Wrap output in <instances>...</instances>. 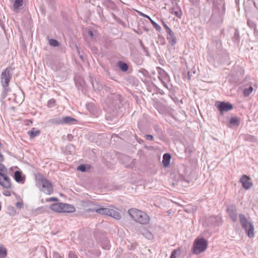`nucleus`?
Wrapping results in <instances>:
<instances>
[{"label": "nucleus", "instance_id": "nucleus-24", "mask_svg": "<svg viewBox=\"0 0 258 258\" xmlns=\"http://www.w3.org/2000/svg\"><path fill=\"white\" fill-rule=\"evenodd\" d=\"M28 134L31 139H33L40 135V130H36L35 127H33L31 130L28 132Z\"/></svg>", "mask_w": 258, "mask_h": 258}, {"label": "nucleus", "instance_id": "nucleus-40", "mask_svg": "<svg viewBox=\"0 0 258 258\" xmlns=\"http://www.w3.org/2000/svg\"><path fill=\"white\" fill-rule=\"evenodd\" d=\"M149 20L156 30L159 31L161 29L160 26L158 24H157L155 22H154L151 18Z\"/></svg>", "mask_w": 258, "mask_h": 258}, {"label": "nucleus", "instance_id": "nucleus-53", "mask_svg": "<svg viewBox=\"0 0 258 258\" xmlns=\"http://www.w3.org/2000/svg\"><path fill=\"white\" fill-rule=\"evenodd\" d=\"M235 68H234V69L232 70L231 74L233 76H237L238 75V73L235 72Z\"/></svg>", "mask_w": 258, "mask_h": 258}, {"label": "nucleus", "instance_id": "nucleus-30", "mask_svg": "<svg viewBox=\"0 0 258 258\" xmlns=\"http://www.w3.org/2000/svg\"><path fill=\"white\" fill-rule=\"evenodd\" d=\"M229 123L231 125L238 126L239 124V120L236 117H232L230 118Z\"/></svg>", "mask_w": 258, "mask_h": 258}, {"label": "nucleus", "instance_id": "nucleus-29", "mask_svg": "<svg viewBox=\"0 0 258 258\" xmlns=\"http://www.w3.org/2000/svg\"><path fill=\"white\" fill-rule=\"evenodd\" d=\"M7 173H8L7 168L0 162V176L1 177Z\"/></svg>", "mask_w": 258, "mask_h": 258}, {"label": "nucleus", "instance_id": "nucleus-45", "mask_svg": "<svg viewBox=\"0 0 258 258\" xmlns=\"http://www.w3.org/2000/svg\"><path fill=\"white\" fill-rule=\"evenodd\" d=\"M138 13L139 15L142 17L146 18L148 19L149 20H150L151 19V18L149 16H148L141 12L138 11Z\"/></svg>", "mask_w": 258, "mask_h": 258}, {"label": "nucleus", "instance_id": "nucleus-37", "mask_svg": "<svg viewBox=\"0 0 258 258\" xmlns=\"http://www.w3.org/2000/svg\"><path fill=\"white\" fill-rule=\"evenodd\" d=\"M49 44L53 46H57L59 45V43L58 41L53 39H50L49 41Z\"/></svg>", "mask_w": 258, "mask_h": 258}, {"label": "nucleus", "instance_id": "nucleus-52", "mask_svg": "<svg viewBox=\"0 0 258 258\" xmlns=\"http://www.w3.org/2000/svg\"><path fill=\"white\" fill-rule=\"evenodd\" d=\"M247 140H250L251 141H252V142H254L255 140V139L253 137H252L251 136H249L248 137Z\"/></svg>", "mask_w": 258, "mask_h": 258}, {"label": "nucleus", "instance_id": "nucleus-56", "mask_svg": "<svg viewBox=\"0 0 258 258\" xmlns=\"http://www.w3.org/2000/svg\"><path fill=\"white\" fill-rule=\"evenodd\" d=\"M123 158L126 160H130V158L128 156H123Z\"/></svg>", "mask_w": 258, "mask_h": 258}, {"label": "nucleus", "instance_id": "nucleus-7", "mask_svg": "<svg viewBox=\"0 0 258 258\" xmlns=\"http://www.w3.org/2000/svg\"><path fill=\"white\" fill-rule=\"evenodd\" d=\"M200 73L198 66H186L184 69L182 75L184 78H187L188 80L197 77Z\"/></svg>", "mask_w": 258, "mask_h": 258}, {"label": "nucleus", "instance_id": "nucleus-49", "mask_svg": "<svg viewBox=\"0 0 258 258\" xmlns=\"http://www.w3.org/2000/svg\"><path fill=\"white\" fill-rule=\"evenodd\" d=\"M58 201V199L57 198H55V197L50 198L47 200V201H48V202H55V201Z\"/></svg>", "mask_w": 258, "mask_h": 258}, {"label": "nucleus", "instance_id": "nucleus-42", "mask_svg": "<svg viewBox=\"0 0 258 258\" xmlns=\"http://www.w3.org/2000/svg\"><path fill=\"white\" fill-rule=\"evenodd\" d=\"M178 252H180L179 249H174L172 251L170 258H176V255Z\"/></svg>", "mask_w": 258, "mask_h": 258}, {"label": "nucleus", "instance_id": "nucleus-18", "mask_svg": "<svg viewBox=\"0 0 258 258\" xmlns=\"http://www.w3.org/2000/svg\"><path fill=\"white\" fill-rule=\"evenodd\" d=\"M74 80L76 86L78 88V89H80V87L81 88L85 87L86 83L83 78L79 76L75 77Z\"/></svg>", "mask_w": 258, "mask_h": 258}, {"label": "nucleus", "instance_id": "nucleus-17", "mask_svg": "<svg viewBox=\"0 0 258 258\" xmlns=\"http://www.w3.org/2000/svg\"><path fill=\"white\" fill-rule=\"evenodd\" d=\"M61 124H72L77 122V119L71 116H67L61 118Z\"/></svg>", "mask_w": 258, "mask_h": 258}, {"label": "nucleus", "instance_id": "nucleus-60", "mask_svg": "<svg viewBox=\"0 0 258 258\" xmlns=\"http://www.w3.org/2000/svg\"><path fill=\"white\" fill-rule=\"evenodd\" d=\"M123 64V65H125V64H126V63H123V62H119V64Z\"/></svg>", "mask_w": 258, "mask_h": 258}, {"label": "nucleus", "instance_id": "nucleus-9", "mask_svg": "<svg viewBox=\"0 0 258 258\" xmlns=\"http://www.w3.org/2000/svg\"><path fill=\"white\" fill-rule=\"evenodd\" d=\"M221 221V218L219 216H211L206 219L205 224L208 226H216Z\"/></svg>", "mask_w": 258, "mask_h": 258}, {"label": "nucleus", "instance_id": "nucleus-32", "mask_svg": "<svg viewBox=\"0 0 258 258\" xmlns=\"http://www.w3.org/2000/svg\"><path fill=\"white\" fill-rule=\"evenodd\" d=\"M253 88L252 86L249 87L243 90V94L244 97H247L252 92Z\"/></svg>", "mask_w": 258, "mask_h": 258}, {"label": "nucleus", "instance_id": "nucleus-13", "mask_svg": "<svg viewBox=\"0 0 258 258\" xmlns=\"http://www.w3.org/2000/svg\"><path fill=\"white\" fill-rule=\"evenodd\" d=\"M227 212L232 220L235 222L237 220L236 207L234 205H231L227 208Z\"/></svg>", "mask_w": 258, "mask_h": 258}, {"label": "nucleus", "instance_id": "nucleus-38", "mask_svg": "<svg viewBox=\"0 0 258 258\" xmlns=\"http://www.w3.org/2000/svg\"><path fill=\"white\" fill-rule=\"evenodd\" d=\"M129 66H115L116 67L119 68L121 71L123 72H126L128 70Z\"/></svg>", "mask_w": 258, "mask_h": 258}, {"label": "nucleus", "instance_id": "nucleus-64", "mask_svg": "<svg viewBox=\"0 0 258 258\" xmlns=\"http://www.w3.org/2000/svg\"><path fill=\"white\" fill-rule=\"evenodd\" d=\"M106 72L108 74H109V72H108L107 70H106Z\"/></svg>", "mask_w": 258, "mask_h": 258}, {"label": "nucleus", "instance_id": "nucleus-62", "mask_svg": "<svg viewBox=\"0 0 258 258\" xmlns=\"http://www.w3.org/2000/svg\"><path fill=\"white\" fill-rule=\"evenodd\" d=\"M102 68H103L104 70H106L105 68V66H102Z\"/></svg>", "mask_w": 258, "mask_h": 258}, {"label": "nucleus", "instance_id": "nucleus-57", "mask_svg": "<svg viewBox=\"0 0 258 258\" xmlns=\"http://www.w3.org/2000/svg\"><path fill=\"white\" fill-rule=\"evenodd\" d=\"M135 247H136L135 245H132L131 248H130V250H134L135 248Z\"/></svg>", "mask_w": 258, "mask_h": 258}, {"label": "nucleus", "instance_id": "nucleus-2", "mask_svg": "<svg viewBox=\"0 0 258 258\" xmlns=\"http://www.w3.org/2000/svg\"><path fill=\"white\" fill-rule=\"evenodd\" d=\"M131 217L137 222L141 224H147L149 223L150 218L145 212L137 209H131L128 211Z\"/></svg>", "mask_w": 258, "mask_h": 258}, {"label": "nucleus", "instance_id": "nucleus-59", "mask_svg": "<svg viewBox=\"0 0 258 258\" xmlns=\"http://www.w3.org/2000/svg\"><path fill=\"white\" fill-rule=\"evenodd\" d=\"M145 148L146 149H149V148H152V147H149L148 146H145Z\"/></svg>", "mask_w": 258, "mask_h": 258}, {"label": "nucleus", "instance_id": "nucleus-26", "mask_svg": "<svg viewBox=\"0 0 258 258\" xmlns=\"http://www.w3.org/2000/svg\"><path fill=\"white\" fill-rule=\"evenodd\" d=\"M103 239L99 243L101 244L103 248L108 249L110 247L109 241L106 236H103Z\"/></svg>", "mask_w": 258, "mask_h": 258}, {"label": "nucleus", "instance_id": "nucleus-31", "mask_svg": "<svg viewBox=\"0 0 258 258\" xmlns=\"http://www.w3.org/2000/svg\"><path fill=\"white\" fill-rule=\"evenodd\" d=\"M172 13L179 18H181L182 15V11L180 9H173L172 10Z\"/></svg>", "mask_w": 258, "mask_h": 258}, {"label": "nucleus", "instance_id": "nucleus-63", "mask_svg": "<svg viewBox=\"0 0 258 258\" xmlns=\"http://www.w3.org/2000/svg\"><path fill=\"white\" fill-rule=\"evenodd\" d=\"M237 69H240V68L237 66V67H236Z\"/></svg>", "mask_w": 258, "mask_h": 258}, {"label": "nucleus", "instance_id": "nucleus-48", "mask_svg": "<svg viewBox=\"0 0 258 258\" xmlns=\"http://www.w3.org/2000/svg\"><path fill=\"white\" fill-rule=\"evenodd\" d=\"M154 129H155V131L158 133V134H161V131L160 128H159L158 127V126H157V125H155V126H154Z\"/></svg>", "mask_w": 258, "mask_h": 258}, {"label": "nucleus", "instance_id": "nucleus-33", "mask_svg": "<svg viewBox=\"0 0 258 258\" xmlns=\"http://www.w3.org/2000/svg\"><path fill=\"white\" fill-rule=\"evenodd\" d=\"M66 149L70 154H72L75 150V147L73 145L69 144L66 146Z\"/></svg>", "mask_w": 258, "mask_h": 258}, {"label": "nucleus", "instance_id": "nucleus-20", "mask_svg": "<svg viewBox=\"0 0 258 258\" xmlns=\"http://www.w3.org/2000/svg\"><path fill=\"white\" fill-rule=\"evenodd\" d=\"M94 236L96 240L100 242L103 239V236H106V234L102 230L97 229L95 232Z\"/></svg>", "mask_w": 258, "mask_h": 258}, {"label": "nucleus", "instance_id": "nucleus-28", "mask_svg": "<svg viewBox=\"0 0 258 258\" xmlns=\"http://www.w3.org/2000/svg\"><path fill=\"white\" fill-rule=\"evenodd\" d=\"M7 255V249L4 246L1 245L0 246V258H5Z\"/></svg>", "mask_w": 258, "mask_h": 258}, {"label": "nucleus", "instance_id": "nucleus-16", "mask_svg": "<svg viewBox=\"0 0 258 258\" xmlns=\"http://www.w3.org/2000/svg\"><path fill=\"white\" fill-rule=\"evenodd\" d=\"M75 210V208L73 206L62 203L61 213H73Z\"/></svg>", "mask_w": 258, "mask_h": 258}, {"label": "nucleus", "instance_id": "nucleus-4", "mask_svg": "<svg viewBox=\"0 0 258 258\" xmlns=\"http://www.w3.org/2000/svg\"><path fill=\"white\" fill-rule=\"evenodd\" d=\"M208 247V241L204 238H197L193 243L192 253L199 254L206 250Z\"/></svg>", "mask_w": 258, "mask_h": 258}, {"label": "nucleus", "instance_id": "nucleus-55", "mask_svg": "<svg viewBox=\"0 0 258 258\" xmlns=\"http://www.w3.org/2000/svg\"><path fill=\"white\" fill-rule=\"evenodd\" d=\"M129 80H131L133 82L134 84H135V78L134 77H131L129 78Z\"/></svg>", "mask_w": 258, "mask_h": 258}, {"label": "nucleus", "instance_id": "nucleus-3", "mask_svg": "<svg viewBox=\"0 0 258 258\" xmlns=\"http://www.w3.org/2000/svg\"><path fill=\"white\" fill-rule=\"evenodd\" d=\"M36 180L38 181V187H42L41 190L47 195H51L53 192V185L50 181L46 179L44 175L39 174L36 176Z\"/></svg>", "mask_w": 258, "mask_h": 258}, {"label": "nucleus", "instance_id": "nucleus-8", "mask_svg": "<svg viewBox=\"0 0 258 258\" xmlns=\"http://www.w3.org/2000/svg\"><path fill=\"white\" fill-rule=\"evenodd\" d=\"M215 106L221 115H223L224 112L228 111L233 108V105L229 102L217 101L215 103Z\"/></svg>", "mask_w": 258, "mask_h": 258}, {"label": "nucleus", "instance_id": "nucleus-43", "mask_svg": "<svg viewBox=\"0 0 258 258\" xmlns=\"http://www.w3.org/2000/svg\"><path fill=\"white\" fill-rule=\"evenodd\" d=\"M145 138L146 140H149V141H153L154 139V138L153 136L151 135H146L145 136Z\"/></svg>", "mask_w": 258, "mask_h": 258}, {"label": "nucleus", "instance_id": "nucleus-23", "mask_svg": "<svg viewBox=\"0 0 258 258\" xmlns=\"http://www.w3.org/2000/svg\"><path fill=\"white\" fill-rule=\"evenodd\" d=\"M107 216H110L112 218H114L115 219H117V220L120 219L121 218V215L118 212H117L114 210L110 209L109 210V211L108 212V214L107 215Z\"/></svg>", "mask_w": 258, "mask_h": 258}, {"label": "nucleus", "instance_id": "nucleus-12", "mask_svg": "<svg viewBox=\"0 0 258 258\" xmlns=\"http://www.w3.org/2000/svg\"><path fill=\"white\" fill-rule=\"evenodd\" d=\"M110 209L104 208L102 206H96L95 209H87L88 212H96L98 214L107 216Z\"/></svg>", "mask_w": 258, "mask_h": 258}, {"label": "nucleus", "instance_id": "nucleus-15", "mask_svg": "<svg viewBox=\"0 0 258 258\" xmlns=\"http://www.w3.org/2000/svg\"><path fill=\"white\" fill-rule=\"evenodd\" d=\"M89 78L93 89L94 90H100L102 86L99 84L96 78L91 74H89Z\"/></svg>", "mask_w": 258, "mask_h": 258}, {"label": "nucleus", "instance_id": "nucleus-36", "mask_svg": "<svg viewBox=\"0 0 258 258\" xmlns=\"http://www.w3.org/2000/svg\"><path fill=\"white\" fill-rule=\"evenodd\" d=\"M55 105V100L54 99H51L47 102V106L49 108L53 107Z\"/></svg>", "mask_w": 258, "mask_h": 258}, {"label": "nucleus", "instance_id": "nucleus-21", "mask_svg": "<svg viewBox=\"0 0 258 258\" xmlns=\"http://www.w3.org/2000/svg\"><path fill=\"white\" fill-rule=\"evenodd\" d=\"M62 203L52 204L50 205V208L53 211L61 213Z\"/></svg>", "mask_w": 258, "mask_h": 258}, {"label": "nucleus", "instance_id": "nucleus-6", "mask_svg": "<svg viewBox=\"0 0 258 258\" xmlns=\"http://www.w3.org/2000/svg\"><path fill=\"white\" fill-rule=\"evenodd\" d=\"M122 96L117 93H110L107 96L106 101L109 106L115 109L119 108L122 104Z\"/></svg>", "mask_w": 258, "mask_h": 258}, {"label": "nucleus", "instance_id": "nucleus-61", "mask_svg": "<svg viewBox=\"0 0 258 258\" xmlns=\"http://www.w3.org/2000/svg\"><path fill=\"white\" fill-rule=\"evenodd\" d=\"M138 142L139 143H141L142 142H143V140L140 139V140Z\"/></svg>", "mask_w": 258, "mask_h": 258}, {"label": "nucleus", "instance_id": "nucleus-5", "mask_svg": "<svg viewBox=\"0 0 258 258\" xmlns=\"http://www.w3.org/2000/svg\"><path fill=\"white\" fill-rule=\"evenodd\" d=\"M239 222L243 229L246 232L249 238H252L254 235V226L253 224L248 221L245 216L242 214L239 215Z\"/></svg>", "mask_w": 258, "mask_h": 258}, {"label": "nucleus", "instance_id": "nucleus-19", "mask_svg": "<svg viewBox=\"0 0 258 258\" xmlns=\"http://www.w3.org/2000/svg\"><path fill=\"white\" fill-rule=\"evenodd\" d=\"M171 156L169 153H165L163 156L162 164L164 167H168L170 165Z\"/></svg>", "mask_w": 258, "mask_h": 258}, {"label": "nucleus", "instance_id": "nucleus-47", "mask_svg": "<svg viewBox=\"0 0 258 258\" xmlns=\"http://www.w3.org/2000/svg\"><path fill=\"white\" fill-rule=\"evenodd\" d=\"M141 72L143 74V75L145 76V77H147L149 75V73L148 72V71H147L146 70L143 69L142 70Z\"/></svg>", "mask_w": 258, "mask_h": 258}, {"label": "nucleus", "instance_id": "nucleus-41", "mask_svg": "<svg viewBox=\"0 0 258 258\" xmlns=\"http://www.w3.org/2000/svg\"><path fill=\"white\" fill-rule=\"evenodd\" d=\"M86 204L88 206H93L92 207L89 208V209H95L96 208V206H99V205H96L94 204V203L91 201L86 202Z\"/></svg>", "mask_w": 258, "mask_h": 258}, {"label": "nucleus", "instance_id": "nucleus-14", "mask_svg": "<svg viewBox=\"0 0 258 258\" xmlns=\"http://www.w3.org/2000/svg\"><path fill=\"white\" fill-rule=\"evenodd\" d=\"M3 178L5 182L2 181L0 177V185L5 188H10L11 187V180L9 177L8 176L7 173L1 176Z\"/></svg>", "mask_w": 258, "mask_h": 258}, {"label": "nucleus", "instance_id": "nucleus-25", "mask_svg": "<svg viewBox=\"0 0 258 258\" xmlns=\"http://www.w3.org/2000/svg\"><path fill=\"white\" fill-rule=\"evenodd\" d=\"M61 117H59L51 118L47 121L49 125L61 124Z\"/></svg>", "mask_w": 258, "mask_h": 258}, {"label": "nucleus", "instance_id": "nucleus-39", "mask_svg": "<svg viewBox=\"0 0 258 258\" xmlns=\"http://www.w3.org/2000/svg\"><path fill=\"white\" fill-rule=\"evenodd\" d=\"M77 169L82 172H85L87 170L86 165L81 164L78 166Z\"/></svg>", "mask_w": 258, "mask_h": 258}, {"label": "nucleus", "instance_id": "nucleus-35", "mask_svg": "<svg viewBox=\"0 0 258 258\" xmlns=\"http://www.w3.org/2000/svg\"><path fill=\"white\" fill-rule=\"evenodd\" d=\"M8 210L9 214L11 215H14L16 212L15 208L11 206L8 207Z\"/></svg>", "mask_w": 258, "mask_h": 258}, {"label": "nucleus", "instance_id": "nucleus-44", "mask_svg": "<svg viewBox=\"0 0 258 258\" xmlns=\"http://www.w3.org/2000/svg\"><path fill=\"white\" fill-rule=\"evenodd\" d=\"M69 258H78L77 255L72 251H70L69 253Z\"/></svg>", "mask_w": 258, "mask_h": 258}, {"label": "nucleus", "instance_id": "nucleus-51", "mask_svg": "<svg viewBox=\"0 0 258 258\" xmlns=\"http://www.w3.org/2000/svg\"><path fill=\"white\" fill-rule=\"evenodd\" d=\"M162 23L166 30H167L170 28L163 21H162Z\"/></svg>", "mask_w": 258, "mask_h": 258}, {"label": "nucleus", "instance_id": "nucleus-46", "mask_svg": "<svg viewBox=\"0 0 258 258\" xmlns=\"http://www.w3.org/2000/svg\"><path fill=\"white\" fill-rule=\"evenodd\" d=\"M16 206L19 209L23 207V203L18 202L16 203Z\"/></svg>", "mask_w": 258, "mask_h": 258}, {"label": "nucleus", "instance_id": "nucleus-22", "mask_svg": "<svg viewBox=\"0 0 258 258\" xmlns=\"http://www.w3.org/2000/svg\"><path fill=\"white\" fill-rule=\"evenodd\" d=\"M167 33V39L172 42L171 44L173 45L176 43L174 32L169 28L166 30Z\"/></svg>", "mask_w": 258, "mask_h": 258}, {"label": "nucleus", "instance_id": "nucleus-58", "mask_svg": "<svg viewBox=\"0 0 258 258\" xmlns=\"http://www.w3.org/2000/svg\"><path fill=\"white\" fill-rule=\"evenodd\" d=\"M89 34L91 36H93V32L92 31L89 32Z\"/></svg>", "mask_w": 258, "mask_h": 258}, {"label": "nucleus", "instance_id": "nucleus-10", "mask_svg": "<svg viewBox=\"0 0 258 258\" xmlns=\"http://www.w3.org/2000/svg\"><path fill=\"white\" fill-rule=\"evenodd\" d=\"M240 182L242 183L243 187L245 189H249L253 185L252 182L250 181L249 177L245 174L241 177Z\"/></svg>", "mask_w": 258, "mask_h": 258}, {"label": "nucleus", "instance_id": "nucleus-27", "mask_svg": "<svg viewBox=\"0 0 258 258\" xmlns=\"http://www.w3.org/2000/svg\"><path fill=\"white\" fill-rule=\"evenodd\" d=\"M14 178L17 182H21L23 180L22 176V172L20 171L16 170L14 172Z\"/></svg>", "mask_w": 258, "mask_h": 258}, {"label": "nucleus", "instance_id": "nucleus-50", "mask_svg": "<svg viewBox=\"0 0 258 258\" xmlns=\"http://www.w3.org/2000/svg\"><path fill=\"white\" fill-rule=\"evenodd\" d=\"M74 138V136L72 134H68L67 139L69 141H72Z\"/></svg>", "mask_w": 258, "mask_h": 258}, {"label": "nucleus", "instance_id": "nucleus-11", "mask_svg": "<svg viewBox=\"0 0 258 258\" xmlns=\"http://www.w3.org/2000/svg\"><path fill=\"white\" fill-rule=\"evenodd\" d=\"M157 71L159 74V79L161 81L164 85L168 88V87L166 86V84L165 83V81H168L169 79V77L167 73L161 68L157 67L156 68Z\"/></svg>", "mask_w": 258, "mask_h": 258}, {"label": "nucleus", "instance_id": "nucleus-1", "mask_svg": "<svg viewBox=\"0 0 258 258\" xmlns=\"http://www.w3.org/2000/svg\"><path fill=\"white\" fill-rule=\"evenodd\" d=\"M13 74V69L11 67H8L3 71L1 75V83L3 87V90L2 94V97L5 99L11 89L9 87V83Z\"/></svg>", "mask_w": 258, "mask_h": 258}, {"label": "nucleus", "instance_id": "nucleus-34", "mask_svg": "<svg viewBox=\"0 0 258 258\" xmlns=\"http://www.w3.org/2000/svg\"><path fill=\"white\" fill-rule=\"evenodd\" d=\"M23 4V0H15L14 4V8L15 9H18L22 6Z\"/></svg>", "mask_w": 258, "mask_h": 258}, {"label": "nucleus", "instance_id": "nucleus-54", "mask_svg": "<svg viewBox=\"0 0 258 258\" xmlns=\"http://www.w3.org/2000/svg\"><path fill=\"white\" fill-rule=\"evenodd\" d=\"M3 194L6 196H10L11 195L10 192L9 191H5L3 192Z\"/></svg>", "mask_w": 258, "mask_h": 258}]
</instances>
